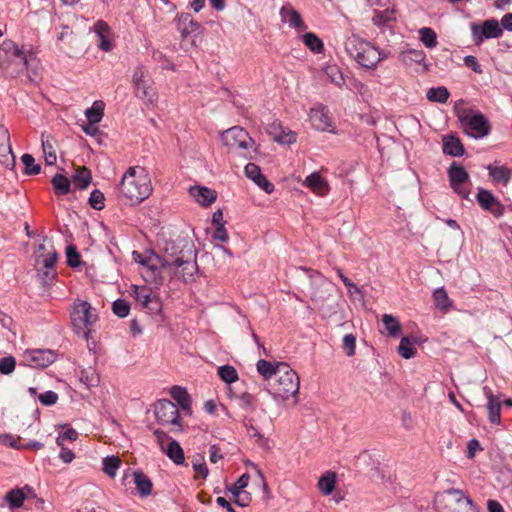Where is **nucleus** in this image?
I'll use <instances>...</instances> for the list:
<instances>
[{
  "label": "nucleus",
  "instance_id": "f257e3e1",
  "mask_svg": "<svg viewBox=\"0 0 512 512\" xmlns=\"http://www.w3.org/2000/svg\"><path fill=\"white\" fill-rule=\"evenodd\" d=\"M197 251L192 244L170 243L164 248L162 255L151 252L146 257L143 277L147 282L156 284L163 283L162 271L166 272L171 279H178L183 282L194 280L198 272L196 262Z\"/></svg>",
  "mask_w": 512,
  "mask_h": 512
},
{
  "label": "nucleus",
  "instance_id": "f03ea898",
  "mask_svg": "<svg viewBox=\"0 0 512 512\" xmlns=\"http://www.w3.org/2000/svg\"><path fill=\"white\" fill-rule=\"evenodd\" d=\"M0 68L12 78L23 73L38 75L40 61L31 50H24L14 41L5 39L0 44Z\"/></svg>",
  "mask_w": 512,
  "mask_h": 512
},
{
  "label": "nucleus",
  "instance_id": "7ed1b4c3",
  "mask_svg": "<svg viewBox=\"0 0 512 512\" xmlns=\"http://www.w3.org/2000/svg\"><path fill=\"white\" fill-rule=\"evenodd\" d=\"M152 192L151 180L143 167H129L119 185V193L131 205L139 204Z\"/></svg>",
  "mask_w": 512,
  "mask_h": 512
},
{
  "label": "nucleus",
  "instance_id": "20e7f679",
  "mask_svg": "<svg viewBox=\"0 0 512 512\" xmlns=\"http://www.w3.org/2000/svg\"><path fill=\"white\" fill-rule=\"evenodd\" d=\"M346 52L363 68L375 69L386 55L361 38L352 35L345 42Z\"/></svg>",
  "mask_w": 512,
  "mask_h": 512
},
{
  "label": "nucleus",
  "instance_id": "39448f33",
  "mask_svg": "<svg viewBox=\"0 0 512 512\" xmlns=\"http://www.w3.org/2000/svg\"><path fill=\"white\" fill-rule=\"evenodd\" d=\"M299 387L298 374L288 364H280L278 375L273 382L268 383L267 391L276 400H287L292 396L296 398L295 402H297Z\"/></svg>",
  "mask_w": 512,
  "mask_h": 512
},
{
  "label": "nucleus",
  "instance_id": "423d86ee",
  "mask_svg": "<svg viewBox=\"0 0 512 512\" xmlns=\"http://www.w3.org/2000/svg\"><path fill=\"white\" fill-rule=\"evenodd\" d=\"M434 504L438 512H478L471 498L455 488L438 492Z\"/></svg>",
  "mask_w": 512,
  "mask_h": 512
},
{
  "label": "nucleus",
  "instance_id": "0eeeda50",
  "mask_svg": "<svg viewBox=\"0 0 512 512\" xmlns=\"http://www.w3.org/2000/svg\"><path fill=\"white\" fill-rule=\"evenodd\" d=\"M92 306L85 300H77L71 311V322L75 333L85 339L89 338L93 324L98 316L92 312Z\"/></svg>",
  "mask_w": 512,
  "mask_h": 512
},
{
  "label": "nucleus",
  "instance_id": "6e6552de",
  "mask_svg": "<svg viewBox=\"0 0 512 512\" xmlns=\"http://www.w3.org/2000/svg\"><path fill=\"white\" fill-rule=\"evenodd\" d=\"M459 119L465 133L475 139L483 138L491 131L490 122L482 113L460 116Z\"/></svg>",
  "mask_w": 512,
  "mask_h": 512
},
{
  "label": "nucleus",
  "instance_id": "1a4fd4ad",
  "mask_svg": "<svg viewBox=\"0 0 512 512\" xmlns=\"http://www.w3.org/2000/svg\"><path fill=\"white\" fill-rule=\"evenodd\" d=\"M154 413L159 424L177 426V430L182 431L179 410L172 401L168 399L157 401L154 407Z\"/></svg>",
  "mask_w": 512,
  "mask_h": 512
},
{
  "label": "nucleus",
  "instance_id": "9d476101",
  "mask_svg": "<svg viewBox=\"0 0 512 512\" xmlns=\"http://www.w3.org/2000/svg\"><path fill=\"white\" fill-rule=\"evenodd\" d=\"M221 140L223 144L231 150H247L251 145L255 144L248 132L239 126H235L224 131L221 135Z\"/></svg>",
  "mask_w": 512,
  "mask_h": 512
},
{
  "label": "nucleus",
  "instance_id": "9b49d317",
  "mask_svg": "<svg viewBox=\"0 0 512 512\" xmlns=\"http://www.w3.org/2000/svg\"><path fill=\"white\" fill-rule=\"evenodd\" d=\"M448 177L453 191L463 199H467L469 196V190H466L463 185L469 182V174L465 168L455 161L452 162L448 168Z\"/></svg>",
  "mask_w": 512,
  "mask_h": 512
},
{
  "label": "nucleus",
  "instance_id": "f8f14e48",
  "mask_svg": "<svg viewBox=\"0 0 512 512\" xmlns=\"http://www.w3.org/2000/svg\"><path fill=\"white\" fill-rule=\"evenodd\" d=\"M134 298L143 308L151 313L160 312L162 309V302L158 295L152 292L151 288L147 286H133Z\"/></svg>",
  "mask_w": 512,
  "mask_h": 512
},
{
  "label": "nucleus",
  "instance_id": "ddd939ff",
  "mask_svg": "<svg viewBox=\"0 0 512 512\" xmlns=\"http://www.w3.org/2000/svg\"><path fill=\"white\" fill-rule=\"evenodd\" d=\"M471 32L476 44L481 43L485 38H498L502 35L503 30L496 19L485 20L482 26L471 23Z\"/></svg>",
  "mask_w": 512,
  "mask_h": 512
},
{
  "label": "nucleus",
  "instance_id": "4468645a",
  "mask_svg": "<svg viewBox=\"0 0 512 512\" xmlns=\"http://www.w3.org/2000/svg\"><path fill=\"white\" fill-rule=\"evenodd\" d=\"M477 201L482 209L492 213L495 217H500L504 213L503 204L489 190L479 189Z\"/></svg>",
  "mask_w": 512,
  "mask_h": 512
},
{
  "label": "nucleus",
  "instance_id": "2eb2a0df",
  "mask_svg": "<svg viewBox=\"0 0 512 512\" xmlns=\"http://www.w3.org/2000/svg\"><path fill=\"white\" fill-rule=\"evenodd\" d=\"M0 163L7 168L13 169L15 166V156L10 145L9 132L4 127H0Z\"/></svg>",
  "mask_w": 512,
  "mask_h": 512
},
{
  "label": "nucleus",
  "instance_id": "dca6fc26",
  "mask_svg": "<svg viewBox=\"0 0 512 512\" xmlns=\"http://www.w3.org/2000/svg\"><path fill=\"white\" fill-rule=\"evenodd\" d=\"M309 115L311 123L315 129L335 133L333 129H330L332 127V122L325 107H314L310 110Z\"/></svg>",
  "mask_w": 512,
  "mask_h": 512
},
{
  "label": "nucleus",
  "instance_id": "f3484780",
  "mask_svg": "<svg viewBox=\"0 0 512 512\" xmlns=\"http://www.w3.org/2000/svg\"><path fill=\"white\" fill-rule=\"evenodd\" d=\"M331 284L321 275H318L311 282L310 297L315 302H323L331 291Z\"/></svg>",
  "mask_w": 512,
  "mask_h": 512
},
{
  "label": "nucleus",
  "instance_id": "a211bd4d",
  "mask_svg": "<svg viewBox=\"0 0 512 512\" xmlns=\"http://www.w3.org/2000/svg\"><path fill=\"white\" fill-rule=\"evenodd\" d=\"M268 134L273 138L274 141L280 144H292L296 142V133L293 131H285L281 123L274 121L267 127Z\"/></svg>",
  "mask_w": 512,
  "mask_h": 512
},
{
  "label": "nucleus",
  "instance_id": "6ab92c4d",
  "mask_svg": "<svg viewBox=\"0 0 512 512\" xmlns=\"http://www.w3.org/2000/svg\"><path fill=\"white\" fill-rule=\"evenodd\" d=\"M41 143L46 165H54L57 161L56 153L58 148V141L52 135H46L45 133H42Z\"/></svg>",
  "mask_w": 512,
  "mask_h": 512
},
{
  "label": "nucleus",
  "instance_id": "aec40b11",
  "mask_svg": "<svg viewBox=\"0 0 512 512\" xmlns=\"http://www.w3.org/2000/svg\"><path fill=\"white\" fill-rule=\"evenodd\" d=\"M399 58L407 67L412 68L416 65H423V71L428 70V65L425 63L426 54L423 50L408 49L403 51Z\"/></svg>",
  "mask_w": 512,
  "mask_h": 512
},
{
  "label": "nucleus",
  "instance_id": "412c9836",
  "mask_svg": "<svg viewBox=\"0 0 512 512\" xmlns=\"http://www.w3.org/2000/svg\"><path fill=\"white\" fill-rule=\"evenodd\" d=\"M27 360L30 361L35 367L45 368L52 364L56 355L51 350H32L27 353Z\"/></svg>",
  "mask_w": 512,
  "mask_h": 512
},
{
  "label": "nucleus",
  "instance_id": "4be33fe9",
  "mask_svg": "<svg viewBox=\"0 0 512 512\" xmlns=\"http://www.w3.org/2000/svg\"><path fill=\"white\" fill-rule=\"evenodd\" d=\"M94 32L99 38L98 47L105 52H108L112 49V42L110 40V27L103 20H98L94 24Z\"/></svg>",
  "mask_w": 512,
  "mask_h": 512
},
{
  "label": "nucleus",
  "instance_id": "5701e85b",
  "mask_svg": "<svg viewBox=\"0 0 512 512\" xmlns=\"http://www.w3.org/2000/svg\"><path fill=\"white\" fill-rule=\"evenodd\" d=\"M190 195L202 206L211 205L217 198L215 190L200 186L191 187Z\"/></svg>",
  "mask_w": 512,
  "mask_h": 512
},
{
  "label": "nucleus",
  "instance_id": "b1692460",
  "mask_svg": "<svg viewBox=\"0 0 512 512\" xmlns=\"http://www.w3.org/2000/svg\"><path fill=\"white\" fill-rule=\"evenodd\" d=\"M443 153L453 157H460L464 154V146L461 140L454 135L444 136L442 139Z\"/></svg>",
  "mask_w": 512,
  "mask_h": 512
},
{
  "label": "nucleus",
  "instance_id": "393cba45",
  "mask_svg": "<svg viewBox=\"0 0 512 512\" xmlns=\"http://www.w3.org/2000/svg\"><path fill=\"white\" fill-rule=\"evenodd\" d=\"M132 475L138 494L142 498L148 497L153 489L152 481L141 470L133 471Z\"/></svg>",
  "mask_w": 512,
  "mask_h": 512
},
{
  "label": "nucleus",
  "instance_id": "a878e982",
  "mask_svg": "<svg viewBox=\"0 0 512 512\" xmlns=\"http://www.w3.org/2000/svg\"><path fill=\"white\" fill-rule=\"evenodd\" d=\"M280 15L282 20L288 23L291 27L300 30H305L307 28L300 13L290 6H283L280 10Z\"/></svg>",
  "mask_w": 512,
  "mask_h": 512
},
{
  "label": "nucleus",
  "instance_id": "bb28decb",
  "mask_svg": "<svg viewBox=\"0 0 512 512\" xmlns=\"http://www.w3.org/2000/svg\"><path fill=\"white\" fill-rule=\"evenodd\" d=\"M280 364H285L284 362H276L272 363L270 361L260 359L258 360L256 367L259 374L263 376V378L268 381V383L273 382V380L278 375V369L280 368Z\"/></svg>",
  "mask_w": 512,
  "mask_h": 512
},
{
  "label": "nucleus",
  "instance_id": "cd10ccee",
  "mask_svg": "<svg viewBox=\"0 0 512 512\" xmlns=\"http://www.w3.org/2000/svg\"><path fill=\"white\" fill-rule=\"evenodd\" d=\"M304 184L310 188L314 193L318 195H325L329 191V185L327 181H325L322 176L314 172L308 175L305 179Z\"/></svg>",
  "mask_w": 512,
  "mask_h": 512
},
{
  "label": "nucleus",
  "instance_id": "c85d7f7f",
  "mask_svg": "<svg viewBox=\"0 0 512 512\" xmlns=\"http://www.w3.org/2000/svg\"><path fill=\"white\" fill-rule=\"evenodd\" d=\"M177 28L181 33L182 38H186L199 28V24L194 21L191 14L183 13L178 16Z\"/></svg>",
  "mask_w": 512,
  "mask_h": 512
},
{
  "label": "nucleus",
  "instance_id": "c756f323",
  "mask_svg": "<svg viewBox=\"0 0 512 512\" xmlns=\"http://www.w3.org/2000/svg\"><path fill=\"white\" fill-rule=\"evenodd\" d=\"M91 181V171L85 166L77 168L72 176L75 189L84 190L90 185Z\"/></svg>",
  "mask_w": 512,
  "mask_h": 512
},
{
  "label": "nucleus",
  "instance_id": "7c9ffc66",
  "mask_svg": "<svg viewBox=\"0 0 512 512\" xmlns=\"http://www.w3.org/2000/svg\"><path fill=\"white\" fill-rule=\"evenodd\" d=\"M170 393L172 398L179 404L183 411L187 412L188 414L192 413L191 398L186 389L180 386H173Z\"/></svg>",
  "mask_w": 512,
  "mask_h": 512
},
{
  "label": "nucleus",
  "instance_id": "2f4dec72",
  "mask_svg": "<svg viewBox=\"0 0 512 512\" xmlns=\"http://www.w3.org/2000/svg\"><path fill=\"white\" fill-rule=\"evenodd\" d=\"M336 477L335 472L327 471L319 478L317 487L323 495L328 496L335 490Z\"/></svg>",
  "mask_w": 512,
  "mask_h": 512
},
{
  "label": "nucleus",
  "instance_id": "473e14b6",
  "mask_svg": "<svg viewBox=\"0 0 512 512\" xmlns=\"http://www.w3.org/2000/svg\"><path fill=\"white\" fill-rule=\"evenodd\" d=\"M488 404L487 409L489 413V420L492 424H500L501 422V405L498 398H496L489 390L487 391Z\"/></svg>",
  "mask_w": 512,
  "mask_h": 512
},
{
  "label": "nucleus",
  "instance_id": "72a5a7b5",
  "mask_svg": "<svg viewBox=\"0 0 512 512\" xmlns=\"http://www.w3.org/2000/svg\"><path fill=\"white\" fill-rule=\"evenodd\" d=\"M51 184L57 196H65L71 191V181L63 174H55Z\"/></svg>",
  "mask_w": 512,
  "mask_h": 512
},
{
  "label": "nucleus",
  "instance_id": "f704fd0d",
  "mask_svg": "<svg viewBox=\"0 0 512 512\" xmlns=\"http://www.w3.org/2000/svg\"><path fill=\"white\" fill-rule=\"evenodd\" d=\"M418 342L416 337H403L398 346V353L404 359L413 358L417 350L414 345Z\"/></svg>",
  "mask_w": 512,
  "mask_h": 512
},
{
  "label": "nucleus",
  "instance_id": "c9c22d12",
  "mask_svg": "<svg viewBox=\"0 0 512 512\" xmlns=\"http://www.w3.org/2000/svg\"><path fill=\"white\" fill-rule=\"evenodd\" d=\"M166 455L176 464L182 465L185 462V455L182 447L176 440H172L167 449Z\"/></svg>",
  "mask_w": 512,
  "mask_h": 512
},
{
  "label": "nucleus",
  "instance_id": "e433bc0d",
  "mask_svg": "<svg viewBox=\"0 0 512 512\" xmlns=\"http://www.w3.org/2000/svg\"><path fill=\"white\" fill-rule=\"evenodd\" d=\"M487 169L489 170V175L495 182L506 185L510 181L511 173L507 167L489 165Z\"/></svg>",
  "mask_w": 512,
  "mask_h": 512
},
{
  "label": "nucleus",
  "instance_id": "4c0bfd02",
  "mask_svg": "<svg viewBox=\"0 0 512 512\" xmlns=\"http://www.w3.org/2000/svg\"><path fill=\"white\" fill-rule=\"evenodd\" d=\"M382 323L388 333L389 336L397 338L400 336L401 333V324L397 320L396 317H394L391 314H384L382 316Z\"/></svg>",
  "mask_w": 512,
  "mask_h": 512
},
{
  "label": "nucleus",
  "instance_id": "58836bf2",
  "mask_svg": "<svg viewBox=\"0 0 512 512\" xmlns=\"http://www.w3.org/2000/svg\"><path fill=\"white\" fill-rule=\"evenodd\" d=\"M86 118L91 124H98L104 115V103L95 101L93 105L85 111Z\"/></svg>",
  "mask_w": 512,
  "mask_h": 512
},
{
  "label": "nucleus",
  "instance_id": "ea45409f",
  "mask_svg": "<svg viewBox=\"0 0 512 512\" xmlns=\"http://www.w3.org/2000/svg\"><path fill=\"white\" fill-rule=\"evenodd\" d=\"M58 258L56 251L49 252L48 254H38L36 256V268L55 269V264Z\"/></svg>",
  "mask_w": 512,
  "mask_h": 512
},
{
  "label": "nucleus",
  "instance_id": "a19ab883",
  "mask_svg": "<svg viewBox=\"0 0 512 512\" xmlns=\"http://www.w3.org/2000/svg\"><path fill=\"white\" fill-rule=\"evenodd\" d=\"M135 94L137 97L146 100L149 103H153L156 99L155 90L148 84V81L142 83V85H135Z\"/></svg>",
  "mask_w": 512,
  "mask_h": 512
},
{
  "label": "nucleus",
  "instance_id": "79ce46f5",
  "mask_svg": "<svg viewBox=\"0 0 512 512\" xmlns=\"http://www.w3.org/2000/svg\"><path fill=\"white\" fill-rule=\"evenodd\" d=\"M433 299L436 307L443 312L448 311L452 304L444 288L436 289L433 293Z\"/></svg>",
  "mask_w": 512,
  "mask_h": 512
},
{
  "label": "nucleus",
  "instance_id": "37998d69",
  "mask_svg": "<svg viewBox=\"0 0 512 512\" xmlns=\"http://www.w3.org/2000/svg\"><path fill=\"white\" fill-rule=\"evenodd\" d=\"M303 42L314 53H321L324 50L322 40L312 32L303 35Z\"/></svg>",
  "mask_w": 512,
  "mask_h": 512
},
{
  "label": "nucleus",
  "instance_id": "c03bdc74",
  "mask_svg": "<svg viewBox=\"0 0 512 512\" xmlns=\"http://www.w3.org/2000/svg\"><path fill=\"white\" fill-rule=\"evenodd\" d=\"M426 96L429 101L446 103L450 96V93L446 87L440 86L437 88H430Z\"/></svg>",
  "mask_w": 512,
  "mask_h": 512
},
{
  "label": "nucleus",
  "instance_id": "a18cd8bd",
  "mask_svg": "<svg viewBox=\"0 0 512 512\" xmlns=\"http://www.w3.org/2000/svg\"><path fill=\"white\" fill-rule=\"evenodd\" d=\"M5 500L11 509L20 508L24 503L25 494L21 489H12L6 494Z\"/></svg>",
  "mask_w": 512,
  "mask_h": 512
},
{
  "label": "nucleus",
  "instance_id": "49530a36",
  "mask_svg": "<svg viewBox=\"0 0 512 512\" xmlns=\"http://www.w3.org/2000/svg\"><path fill=\"white\" fill-rule=\"evenodd\" d=\"M21 161L24 165V173L26 175H37L41 172V166L35 162V159L31 154H23Z\"/></svg>",
  "mask_w": 512,
  "mask_h": 512
},
{
  "label": "nucleus",
  "instance_id": "de8ad7c7",
  "mask_svg": "<svg viewBox=\"0 0 512 512\" xmlns=\"http://www.w3.org/2000/svg\"><path fill=\"white\" fill-rule=\"evenodd\" d=\"M120 465L121 460L117 456H107L103 459V471L111 478L115 477Z\"/></svg>",
  "mask_w": 512,
  "mask_h": 512
},
{
  "label": "nucleus",
  "instance_id": "09e8293b",
  "mask_svg": "<svg viewBox=\"0 0 512 512\" xmlns=\"http://www.w3.org/2000/svg\"><path fill=\"white\" fill-rule=\"evenodd\" d=\"M420 40L427 48H434L437 45V35L429 27H423L419 30Z\"/></svg>",
  "mask_w": 512,
  "mask_h": 512
},
{
  "label": "nucleus",
  "instance_id": "8fccbe9b",
  "mask_svg": "<svg viewBox=\"0 0 512 512\" xmlns=\"http://www.w3.org/2000/svg\"><path fill=\"white\" fill-rule=\"evenodd\" d=\"M219 377L226 383L231 384L238 380V373L233 366L223 365L218 368Z\"/></svg>",
  "mask_w": 512,
  "mask_h": 512
},
{
  "label": "nucleus",
  "instance_id": "3c124183",
  "mask_svg": "<svg viewBox=\"0 0 512 512\" xmlns=\"http://www.w3.org/2000/svg\"><path fill=\"white\" fill-rule=\"evenodd\" d=\"M80 380L88 387H95L99 384V376L92 368L81 371Z\"/></svg>",
  "mask_w": 512,
  "mask_h": 512
},
{
  "label": "nucleus",
  "instance_id": "603ef678",
  "mask_svg": "<svg viewBox=\"0 0 512 512\" xmlns=\"http://www.w3.org/2000/svg\"><path fill=\"white\" fill-rule=\"evenodd\" d=\"M36 270L43 286H50L57 277L56 269L36 268Z\"/></svg>",
  "mask_w": 512,
  "mask_h": 512
},
{
  "label": "nucleus",
  "instance_id": "864d4df0",
  "mask_svg": "<svg viewBox=\"0 0 512 512\" xmlns=\"http://www.w3.org/2000/svg\"><path fill=\"white\" fill-rule=\"evenodd\" d=\"M112 311L118 317L124 318L129 315L130 304L124 299H117L112 303Z\"/></svg>",
  "mask_w": 512,
  "mask_h": 512
},
{
  "label": "nucleus",
  "instance_id": "5fc2aeb1",
  "mask_svg": "<svg viewBox=\"0 0 512 512\" xmlns=\"http://www.w3.org/2000/svg\"><path fill=\"white\" fill-rule=\"evenodd\" d=\"M66 258H67V264L72 268H76L81 264L80 253L77 251V249L74 245L67 246Z\"/></svg>",
  "mask_w": 512,
  "mask_h": 512
},
{
  "label": "nucleus",
  "instance_id": "6e6d98bb",
  "mask_svg": "<svg viewBox=\"0 0 512 512\" xmlns=\"http://www.w3.org/2000/svg\"><path fill=\"white\" fill-rule=\"evenodd\" d=\"M104 201L105 196L100 190L95 189L91 192L89 197V204L93 209L102 210L105 206Z\"/></svg>",
  "mask_w": 512,
  "mask_h": 512
},
{
  "label": "nucleus",
  "instance_id": "4d7b16f0",
  "mask_svg": "<svg viewBox=\"0 0 512 512\" xmlns=\"http://www.w3.org/2000/svg\"><path fill=\"white\" fill-rule=\"evenodd\" d=\"M342 348L348 357L355 354L356 337L353 334H346L342 340Z\"/></svg>",
  "mask_w": 512,
  "mask_h": 512
},
{
  "label": "nucleus",
  "instance_id": "13d9d810",
  "mask_svg": "<svg viewBox=\"0 0 512 512\" xmlns=\"http://www.w3.org/2000/svg\"><path fill=\"white\" fill-rule=\"evenodd\" d=\"M193 469L203 478L208 476V468L206 463L204 462V457L197 454L192 461Z\"/></svg>",
  "mask_w": 512,
  "mask_h": 512
},
{
  "label": "nucleus",
  "instance_id": "bf43d9fd",
  "mask_svg": "<svg viewBox=\"0 0 512 512\" xmlns=\"http://www.w3.org/2000/svg\"><path fill=\"white\" fill-rule=\"evenodd\" d=\"M16 366L15 358L12 356L3 357L0 360V373L4 375H8L14 371Z\"/></svg>",
  "mask_w": 512,
  "mask_h": 512
},
{
  "label": "nucleus",
  "instance_id": "052dcab7",
  "mask_svg": "<svg viewBox=\"0 0 512 512\" xmlns=\"http://www.w3.org/2000/svg\"><path fill=\"white\" fill-rule=\"evenodd\" d=\"M245 174L253 182H257L263 176L260 167L254 163H248L245 166Z\"/></svg>",
  "mask_w": 512,
  "mask_h": 512
},
{
  "label": "nucleus",
  "instance_id": "680f3d73",
  "mask_svg": "<svg viewBox=\"0 0 512 512\" xmlns=\"http://www.w3.org/2000/svg\"><path fill=\"white\" fill-rule=\"evenodd\" d=\"M249 435L252 438H256V442L258 443L259 446L267 450L270 449L269 440L265 438L255 427L251 426L249 428Z\"/></svg>",
  "mask_w": 512,
  "mask_h": 512
},
{
  "label": "nucleus",
  "instance_id": "e2e57ef3",
  "mask_svg": "<svg viewBox=\"0 0 512 512\" xmlns=\"http://www.w3.org/2000/svg\"><path fill=\"white\" fill-rule=\"evenodd\" d=\"M77 436L78 433L76 432V430L73 428H69L57 437L56 443L58 446H63L65 440L75 441L77 439Z\"/></svg>",
  "mask_w": 512,
  "mask_h": 512
},
{
  "label": "nucleus",
  "instance_id": "0e129e2a",
  "mask_svg": "<svg viewBox=\"0 0 512 512\" xmlns=\"http://www.w3.org/2000/svg\"><path fill=\"white\" fill-rule=\"evenodd\" d=\"M58 400V394L54 391H46L45 393L39 395V401L46 406H51L55 404Z\"/></svg>",
  "mask_w": 512,
  "mask_h": 512
},
{
  "label": "nucleus",
  "instance_id": "69168bd1",
  "mask_svg": "<svg viewBox=\"0 0 512 512\" xmlns=\"http://www.w3.org/2000/svg\"><path fill=\"white\" fill-rule=\"evenodd\" d=\"M336 271L344 285L349 288L350 293L361 294L360 288H358L349 278H347L340 268H337Z\"/></svg>",
  "mask_w": 512,
  "mask_h": 512
},
{
  "label": "nucleus",
  "instance_id": "338daca9",
  "mask_svg": "<svg viewBox=\"0 0 512 512\" xmlns=\"http://www.w3.org/2000/svg\"><path fill=\"white\" fill-rule=\"evenodd\" d=\"M251 500V494L243 490V492H241L239 495H236L234 503L240 507H247L250 504Z\"/></svg>",
  "mask_w": 512,
  "mask_h": 512
},
{
  "label": "nucleus",
  "instance_id": "774afa93",
  "mask_svg": "<svg viewBox=\"0 0 512 512\" xmlns=\"http://www.w3.org/2000/svg\"><path fill=\"white\" fill-rule=\"evenodd\" d=\"M464 64L478 74H481L483 72L481 65L477 61V58L473 55L466 56L464 58Z\"/></svg>",
  "mask_w": 512,
  "mask_h": 512
}]
</instances>
